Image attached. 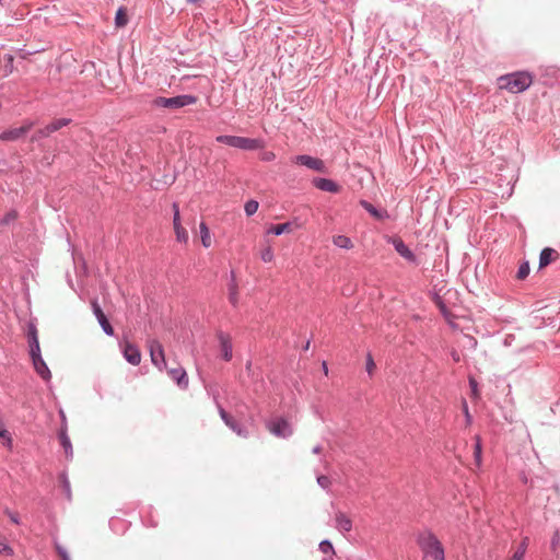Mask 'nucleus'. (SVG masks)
I'll return each mask as SVG.
<instances>
[{"label": "nucleus", "mask_w": 560, "mask_h": 560, "mask_svg": "<svg viewBox=\"0 0 560 560\" xmlns=\"http://www.w3.org/2000/svg\"><path fill=\"white\" fill-rule=\"evenodd\" d=\"M416 542L422 552L423 560H445L444 547L431 529L418 532Z\"/></svg>", "instance_id": "nucleus-1"}, {"label": "nucleus", "mask_w": 560, "mask_h": 560, "mask_svg": "<svg viewBox=\"0 0 560 560\" xmlns=\"http://www.w3.org/2000/svg\"><path fill=\"white\" fill-rule=\"evenodd\" d=\"M533 79L534 77L529 71L522 70L500 75L498 83L500 89L518 94L530 88Z\"/></svg>", "instance_id": "nucleus-2"}, {"label": "nucleus", "mask_w": 560, "mask_h": 560, "mask_svg": "<svg viewBox=\"0 0 560 560\" xmlns=\"http://www.w3.org/2000/svg\"><path fill=\"white\" fill-rule=\"evenodd\" d=\"M215 141L218 143H223L232 148H236L244 151H255L262 148V141L260 139L240 137V136H231V135H220L217 136Z\"/></svg>", "instance_id": "nucleus-3"}, {"label": "nucleus", "mask_w": 560, "mask_h": 560, "mask_svg": "<svg viewBox=\"0 0 560 560\" xmlns=\"http://www.w3.org/2000/svg\"><path fill=\"white\" fill-rule=\"evenodd\" d=\"M198 97L191 94H180L173 97L156 96L152 101V105L158 108L177 109L185 106L194 105Z\"/></svg>", "instance_id": "nucleus-4"}, {"label": "nucleus", "mask_w": 560, "mask_h": 560, "mask_svg": "<svg viewBox=\"0 0 560 560\" xmlns=\"http://www.w3.org/2000/svg\"><path fill=\"white\" fill-rule=\"evenodd\" d=\"M266 428L272 435L280 439H289L293 434L292 424L283 417L271 418L267 421Z\"/></svg>", "instance_id": "nucleus-5"}, {"label": "nucleus", "mask_w": 560, "mask_h": 560, "mask_svg": "<svg viewBox=\"0 0 560 560\" xmlns=\"http://www.w3.org/2000/svg\"><path fill=\"white\" fill-rule=\"evenodd\" d=\"M292 163L301 166H305L310 170H313L318 173H326L327 167L323 160L308 155V154H299L292 158Z\"/></svg>", "instance_id": "nucleus-6"}, {"label": "nucleus", "mask_w": 560, "mask_h": 560, "mask_svg": "<svg viewBox=\"0 0 560 560\" xmlns=\"http://www.w3.org/2000/svg\"><path fill=\"white\" fill-rule=\"evenodd\" d=\"M34 126V122L31 120H26L22 126L5 129L0 132V141L12 142L18 141L23 138Z\"/></svg>", "instance_id": "nucleus-7"}, {"label": "nucleus", "mask_w": 560, "mask_h": 560, "mask_svg": "<svg viewBox=\"0 0 560 560\" xmlns=\"http://www.w3.org/2000/svg\"><path fill=\"white\" fill-rule=\"evenodd\" d=\"M218 410L219 415L222 419V421L238 436L247 438L248 436V430L237 420H235L226 410L218 404Z\"/></svg>", "instance_id": "nucleus-8"}, {"label": "nucleus", "mask_w": 560, "mask_h": 560, "mask_svg": "<svg viewBox=\"0 0 560 560\" xmlns=\"http://www.w3.org/2000/svg\"><path fill=\"white\" fill-rule=\"evenodd\" d=\"M149 351H150L151 362L153 365H155L159 370L166 368L164 350H163L162 345L159 341L152 340L149 345Z\"/></svg>", "instance_id": "nucleus-9"}, {"label": "nucleus", "mask_w": 560, "mask_h": 560, "mask_svg": "<svg viewBox=\"0 0 560 560\" xmlns=\"http://www.w3.org/2000/svg\"><path fill=\"white\" fill-rule=\"evenodd\" d=\"M92 310L104 334L114 336V328L97 301L92 302Z\"/></svg>", "instance_id": "nucleus-10"}, {"label": "nucleus", "mask_w": 560, "mask_h": 560, "mask_svg": "<svg viewBox=\"0 0 560 560\" xmlns=\"http://www.w3.org/2000/svg\"><path fill=\"white\" fill-rule=\"evenodd\" d=\"M27 339H28V346H30V358L33 359V358L42 355L37 328H36L35 324H33V323L28 324Z\"/></svg>", "instance_id": "nucleus-11"}, {"label": "nucleus", "mask_w": 560, "mask_h": 560, "mask_svg": "<svg viewBox=\"0 0 560 560\" xmlns=\"http://www.w3.org/2000/svg\"><path fill=\"white\" fill-rule=\"evenodd\" d=\"M32 361V365L35 370V372L37 373V375L46 383V384H50L51 383V372L47 365V363L45 362V360L43 359V355H39V357H36V358H33L31 359Z\"/></svg>", "instance_id": "nucleus-12"}, {"label": "nucleus", "mask_w": 560, "mask_h": 560, "mask_svg": "<svg viewBox=\"0 0 560 560\" xmlns=\"http://www.w3.org/2000/svg\"><path fill=\"white\" fill-rule=\"evenodd\" d=\"M124 359L131 365H139L141 362V352L139 348L130 342H126L121 347Z\"/></svg>", "instance_id": "nucleus-13"}, {"label": "nucleus", "mask_w": 560, "mask_h": 560, "mask_svg": "<svg viewBox=\"0 0 560 560\" xmlns=\"http://www.w3.org/2000/svg\"><path fill=\"white\" fill-rule=\"evenodd\" d=\"M312 184L317 189L331 194H338L341 189L340 185L335 180L325 177H314Z\"/></svg>", "instance_id": "nucleus-14"}, {"label": "nucleus", "mask_w": 560, "mask_h": 560, "mask_svg": "<svg viewBox=\"0 0 560 560\" xmlns=\"http://www.w3.org/2000/svg\"><path fill=\"white\" fill-rule=\"evenodd\" d=\"M173 209H174L173 225H174V231L176 234V240L179 243H187L188 232L180 224V214H179V209H178L177 203H175V202L173 203Z\"/></svg>", "instance_id": "nucleus-15"}, {"label": "nucleus", "mask_w": 560, "mask_h": 560, "mask_svg": "<svg viewBox=\"0 0 560 560\" xmlns=\"http://www.w3.org/2000/svg\"><path fill=\"white\" fill-rule=\"evenodd\" d=\"M217 338L222 351V359L226 362L231 361L233 357V346L230 336L220 330L217 332Z\"/></svg>", "instance_id": "nucleus-16"}, {"label": "nucleus", "mask_w": 560, "mask_h": 560, "mask_svg": "<svg viewBox=\"0 0 560 560\" xmlns=\"http://www.w3.org/2000/svg\"><path fill=\"white\" fill-rule=\"evenodd\" d=\"M359 205L370 213L375 220L384 221L388 220L390 218V214L386 209H378L375 206H373L370 201L365 199H361L359 201Z\"/></svg>", "instance_id": "nucleus-17"}, {"label": "nucleus", "mask_w": 560, "mask_h": 560, "mask_svg": "<svg viewBox=\"0 0 560 560\" xmlns=\"http://www.w3.org/2000/svg\"><path fill=\"white\" fill-rule=\"evenodd\" d=\"M392 245L394 246L395 250L406 260L410 262L417 261V256L401 238H393Z\"/></svg>", "instance_id": "nucleus-18"}, {"label": "nucleus", "mask_w": 560, "mask_h": 560, "mask_svg": "<svg viewBox=\"0 0 560 560\" xmlns=\"http://www.w3.org/2000/svg\"><path fill=\"white\" fill-rule=\"evenodd\" d=\"M167 374L180 389H186L188 387V376L184 368L177 366L168 369Z\"/></svg>", "instance_id": "nucleus-19"}, {"label": "nucleus", "mask_w": 560, "mask_h": 560, "mask_svg": "<svg viewBox=\"0 0 560 560\" xmlns=\"http://www.w3.org/2000/svg\"><path fill=\"white\" fill-rule=\"evenodd\" d=\"M228 298L229 302L232 304L233 307H236L238 304V285L236 282V275L234 270H231L230 272V281L228 284Z\"/></svg>", "instance_id": "nucleus-20"}, {"label": "nucleus", "mask_w": 560, "mask_h": 560, "mask_svg": "<svg viewBox=\"0 0 560 560\" xmlns=\"http://www.w3.org/2000/svg\"><path fill=\"white\" fill-rule=\"evenodd\" d=\"M298 226H299V224H298V221L295 219L293 221H288V222H284V223L271 225L267 230V233L268 234H273L276 236H279V235H282L284 233L292 232L293 228H298Z\"/></svg>", "instance_id": "nucleus-21"}, {"label": "nucleus", "mask_w": 560, "mask_h": 560, "mask_svg": "<svg viewBox=\"0 0 560 560\" xmlns=\"http://www.w3.org/2000/svg\"><path fill=\"white\" fill-rule=\"evenodd\" d=\"M559 254L551 247H545L539 254V268H545L558 258Z\"/></svg>", "instance_id": "nucleus-22"}, {"label": "nucleus", "mask_w": 560, "mask_h": 560, "mask_svg": "<svg viewBox=\"0 0 560 560\" xmlns=\"http://www.w3.org/2000/svg\"><path fill=\"white\" fill-rule=\"evenodd\" d=\"M58 439H59L61 447L65 451L66 457L68 459H72V457H73V448H72L71 440H70V438L68 435V431L59 430L58 431Z\"/></svg>", "instance_id": "nucleus-23"}, {"label": "nucleus", "mask_w": 560, "mask_h": 560, "mask_svg": "<svg viewBox=\"0 0 560 560\" xmlns=\"http://www.w3.org/2000/svg\"><path fill=\"white\" fill-rule=\"evenodd\" d=\"M335 521L339 532L348 533L352 529V521L343 512L336 513Z\"/></svg>", "instance_id": "nucleus-24"}, {"label": "nucleus", "mask_w": 560, "mask_h": 560, "mask_svg": "<svg viewBox=\"0 0 560 560\" xmlns=\"http://www.w3.org/2000/svg\"><path fill=\"white\" fill-rule=\"evenodd\" d=\"M70 124H71L70 118H65V117L56 118L52 121H50L49 124H47L46 128H47L48 132L51 135Z\"/></svg>", "instance_id": "nucleus-25"}, {"label": "nucleus", "mask_w": 560, "mask_h": 560, "mask_svg": "<svg viewBox=\"0 0 560 560\" xmlns=\"http://www.w3.org/2000/svg\"><path fill=\"white\" fill-rule=\"evenodd\" d=\"M58 479H59L60 487H61L66 498L68 499V501H71L72 492H71V486H70V481H69L67 472L65 470L61 471L59 474Z\"/></svg>", "instance_id": "nucleus-26"}, {"label": "nucleus", "mask_w": 560, "mask_h": 560, "mask_svg": "<svg viewBox=\"0 0 560 560\" xmlns=\"http://www.w3.org/2000/svg\"><path fill=\"white\" fill-rule=\"evenodd\" d=\"M128 23L127 9L125 7H119L115 14V25L116 27H124Z\"/></svg>", "instance_id": "nucleus-27"}, {"label": "nucleus", "mask_w": 560, "mask_h": 560, "mask_svg": "<svg viewBox=\"0 0 560 560\" xmlns=\"http://www.w3.org/2000/svg\"><path fill=\"white\" fill-rule=\"evenodd\" d=\"M332 243L337 247L343 248V249H350L353 246L351 238L346 235L334 236Z\"/></svg>", "instance_id": "nucleus-28"}, {"label": "nucleus", "mask_w": 560, "mask_h": 560, "mask_svg": "<svg viewBox=\"0 0 560 560\" xmlns=\"http://www.w3.org/2000/svg\"><path fill=\"white\" fill-rule=\"evenodd\" d=\"M528 537H524L521 544L517 546L516 550L514 551L512 560H523L528 547Z\"/></svg>", "instance_id": "nucleus-29"}, {"label": "nucleus", "mask_w": 560, "mask_h": 560, "mask_svg": "<svg viewBox=\"0 0 560 560\" xmlns=\"http://www.w3.org/2000/svg\"><path fill=\"white\" fill-rule=\"evenodd\" d=\"M13 63H14L13 55L4 54V56H3V65H2L3 75L4 77H8L9 74H11L13 72V69H14Z\"/></svg>", "instance_id": "nucleus-30"}, {"label": "nucleus", "mask_w": 560, "mask_h": 560, "mask_svg": "<svg viewBox=\"0 0 560 560\" xmlns=\"http://www.w3.org/2000/svg\"><path fill=\"white\" fill-rule=\"evenodd\" d=\"M199 229H200L201 243H202L203 247H206V248L210 247L211 238H210V231H209L208 225L202 221L199 225Z\"/></svg>", "instance_id": "nucleus-31"}, {"label": "nucleus", "mask_w": 560, "mask_h": 560, "mask_svg": "<svg viewBox=\"0 0 560 560\" xmlns=\"http://www.w3.org/2000/svg\"><path fill=\"white\" fill-rule=\"evenodd\" d=\"M142 523L148 527H155L158 525V521L153 516V508L150 506L147 511V514L141 515Z\"/></svg>", "instance_id": "nucleus-32"}, {"label": "nucleus", "mask_w": 560, "mask_h": 560, "mask_svg": "<svg viewBox=\"0 0 560 560\" xmlns=\"http://www.w3.org/2000/svg\"><path fill=\"white\" fill-rule=\"evenodd\" d=\"M0 440H2V443L5 445L11 446V444H12L11 434L5 429L4 423L1 418H0Z\"/></svg>", "instance_id": "nucleus-33"}, {"label": "nucleus", "mask_w": 560, "mask_h": 560, "mask_svg": "<svg viewBox=\"0 0 560 560\" xmlns=\"http://www.w3.org/2000/svg\"><path fill=\"white\" fill-rule=\"evenodd\" d=\"M318 549L325 555H335L332 542L329 539H323L318 545Z\"/></svg>", "instance_id": "nucleus-34"}, {"label": "nucleus", "mask_w": 560, "mask_h": 560, "mask_svg": "<svg viewBox=\"0 0 560 560\" xmlns=\"http://www.w3.org/2000/svg\"><path fill=\"white\" fill-rule=\"evenodd\" d=\"M530 268L528 261H523L517 269L516 278L518 280H524L529 275Z\"/></svg>", "instance_id": "nucleus-35"}, {"label": "nucleus", "mask_w": 560, "mask_h": 560, "mask_svg": "<svg viewBox=\"0 0 560 560\" xmlns=\"http://www.w3.org/2000/svg\"><path fill=\"white\" fill-rule=\"evenodd\" d=\"M258 202L254 199H250L248 201H246L245 206H244V211L246 213L247 217H250L253 214H255L258 210Z\"/></svg>", "instance_id": "nucleus-36"}, {"label": "nucleus", "mask_w": 560, "mask_h": 560, "mask_svg": "<svg viewBox=\"0 0 560 560\" xmlns=\"http://www.w3.org/2000/svg\"><path fill=\"white\" fill-rule=\"evenodd\" d=\"M49 136H50V133L48 132V130H47V128H46V126H45L44 128H40V129L36 130V131L32 135V137H31V141H32V142H38V141H40L42 139L47 138V137H49Z\"/></svg>", "instance_id": "nucleus-37"}, {"label": "nucleus", "mask_w": 560, "mask_h": 560, "mask_svg": "<svg viewBox=\"0 0 560 560\" xmlns=\"http://www.w3.org/2000/svg\"><path fill=\"white\" fill-rule=\"evenodd\" d=\"M54 547L61 560H71L67 549L61 546L57 540L54 542Z\"/></svg>", "instance_id": "nucleus-38"}, {"label": "nucleus", "mask_w": 560, "mask_h": 560, "mask_svg": "<svg viewBox=\"0 0 560 560\" xmlns=\"http://www.w3.org/2000/svg\"><path fill=\"white\" fill-rule=\"evenodd\" d=\"M18 218V212L15 210L8 211L1 219L0 224L8 225L12 221H14Z\"/></svg>", "instance_id": "nucleus-39"}, {"label": "nucleus", "mask_w": 560, "mask_h": 560, "mask_svg": "<svg viewBox=\"0 0 560 560\" xmlns=\"http://www.w3.org/2000/svg\"><path fill=\"white\" fill-rule=\"evenodd\" d=\"M468 383H469V387L471 390V397L478 398L479 397V385H478L477 380L475 377L470 376L468 378Z\"/></svg>", "instance_id": "nucleus-40"}, {"label": "nucleus", "mask_w": 560, "mask_h": 560, "mask_svg": "<svg viewBox=\"0 0 560 560\" xmlns=\"http://www.w3.org/2000/svg\"><path fill=\"white\" fill-rule=\"evenodd\" d=\"M260 257H261V260L264 262L272 261V259H273V252H272L271 247H266L265 249H262L261 254H260Z\"/></svg>", "instance_id": "nucleus-41"}, {"label": "nucleus", "mask_w": 560, "mask_h": 560, "mask_svg": "<svg viewBox=\"0 0 560 560\" xmlns=\"http://www.w3.org/2000/svg\"><path fill=\"white\" fill-rule=\"evenodd\" d=\"M0 553L7 557H12L14 555V551L9 544L0 541Z\"/></svg>", "instance_id": "nucleus-42"}, {"label": "nucleus", "mask_w": 560, "mask_h": 560, "mask_svg": "<svg viewBox=\"0 0 560 560\" xmlns=\"http://www.w3.org/2000/svg\"><path fill=\"white\" fill-rule=\"evenodd\" d=\"M58 415H59L60 422H61L59 430L68 431V422H67V416L65 413V410L62 408H59Z\"/></svg>", "instance_id": "nucleus-43"}, {"label": "nucleus", "mask_w": 560, "mask_h": 560, "mask_svg": "<svg viewBox=\"0 0 560 560\" xmlns=\"http://www.w3.org/2000/svg\"><path fill=\"white\" fill-rule=\"evenodd\" d=\"M375 369V362L373 360V357L371 355V353H368L366 355V362H365V370L366 372L372 375L373 371Z\"/></svg>", "instance_id": "nucleus-44"}, {"label": "nucleus", "mask_w": 560, "mask_h": 560, "mask_svg": "<svg viewBox=\"0 0 560 560\" xmlns=\"http://www.w3.org/2000/svg\"><path fill=\"white\" fill-rule=\"evenodd\" d=\"M317 483L320 488L328 489L331 482L327 476L320 475L317 477Z\"/></svg>", "instance_id": "nucleus-45"}, {"label": "nucleus", "mask_w": 560, "mask_h": 560, "mask_svg": "<svg viewBox=\"0 0 560 560\" xmlns=\"http://www.w3.org/2000/svg\"><path fill=\"white\" fill-rule=\"evenodd\" d=\"M4 513H5V515L10 518V521H11L12 523H14V524H16V525H19V524H20V516H19V514H18V513L12 512V511H11V510H9V509H5V510H4Z\"/></svg>", "instance_id": "nucleus-46"}, {"label": "nucleus", "mask_w": 560, "mask_h": 560, "mask_svg": "<svg viewBox=\"0 0 560 560\" xmlns=\"http://www.w3.org/2000/svg\"><path fill=\"white\" fill-rule=\"evenodd\" d=\"M474 455H475L476 460L480 462V459H481V444H480L479 440L477 441V443L475 445Z\"/></svg>", "instance_id": "nucleus-47"}, {"label": "nucleus", "mask_w": 560, "mask_h": 560, "mask_svg": "<svg viewBox=\"0 0 560 560\" xmlns=\"http://www.w3.org/2000/svg\"><path fill=\"white\" fill-rule=\"evenodd\" d=\"M559 541H560V536H559V532L557 530V532L553 534L552 538H551V548H552L553 550H556V549H557V547H558V545H559Z\"/></svg>", "instance_id": "nucleus-48"}, {"label": "nucleus", "mask_w": 560, "mask_h": 560, "mask_svg": "<svg viewBox=\"0 0 560 560\" xmlns=\"http://www.w3.org/2000/svg\"><path fill=\"white\" fill-rule=\"evenodd\" d=\"M261 159L266 162H271L276 159V154L271 151H267L262 154Z\"/></svg>", "instance_id": "nucleus-49"}, {"label": "nucleus", "mask_w": 560, "mask_h": 560, "mask_svg": "<svg viewBox=\"0 0 560 560\" xmlns=\"http://www.w3.org/2000/svg\"><path fill=\"white\" fill-rule=\"evenodd\" d=\"M464 408H465V416H466V419H467V421H468V422H470L471 417H470V415H469V412H468V407H467V405H466V404H465Z\"/></svg>", "instance_id": "nucleus-50"}, {"label": "nucleus", "mask_w": 560, "mask_h": 560, "mask_svg": "<svg viewBox=\"0 0 560 560\" xmlns=\"http://www.w3.org/2000/svg\"><path fill=\"white\" fill-rule=\"evenodd\" d=\"M187 3H190V4H200L202 2V0H186Z\"/></svg>", "instance_id": "nucleus-51"}, {"label": "nucleus", "mask_w": 560, "mask_h": 560, "mask_svg": "<svg viewBox=\"0 0 560 560\" xmlns=\"http://www.w3.org/2000/svg\"><path fill=\"white\" fill-rule=\"evenodd\" d=\"M452 357H453V360H454V361H456V362H458V361H459V359H460V358H459V354H458L457 352H453V353H452Z\"/></svg>", "instance_id": "nucleus-52"}, {"label": "nucleus", "mask_w": 560, "mask_h": 560, "mask_svg": "<svg viewBox=\"0 0 560 560\" xmlns=\"http://www.w3.org/2000/svg\"><path fill=\"white\" fill-rule=\"evenodd\" d=\"M322 451V447L319 445H316L314 448H313V453L314 454H319Z\"/></svg>", "instance_id": "nucleus-53"}, {"label": "nucleus", "mask_w": 560, "mask_h": 560, "mask_svg": "<svg viewBox=\"0 0 560 560\" xmlns=\"http://www.w3.org/2000/svg\"><path fill=\"white\" fill-rule=\"evenodd\" d=\"M322 366H323L324 372L327 374L328 368H327V363L325 361L323 362Z\"/></svg>", "instance_id": "nucleus-54"}, {"label": "nucleus", "mask_w": 560, "mask_h": 560, "mask_svg": "<svg viewBox=\"0 0 560 560\" xmlns=\"http://www.w3.org/2000/svg\"><path fill=\"white\" fill-rule=\"evenodd\" d=\"M308 348H310V340L306 341V343L303 347V350L306 351V350H308Z\"/></svg>", "instance_id": "nucleus-55"}, {"label": "nucleus", "mask_w": 560, "mask_h": 560, "mask_svg": "<svg viewBox=\"0 0 560 560\" xmlns=\"http://www.w3.org/2000/svg\"><path fill=\"white\" fill-rule=\"evenodd\" d=\"M332 557H334V556L329 555V557H328V558L326 557V558H324L323 560H332Z\"/></svg>", "instance_id": "nucleus-56"}]
</instances>
